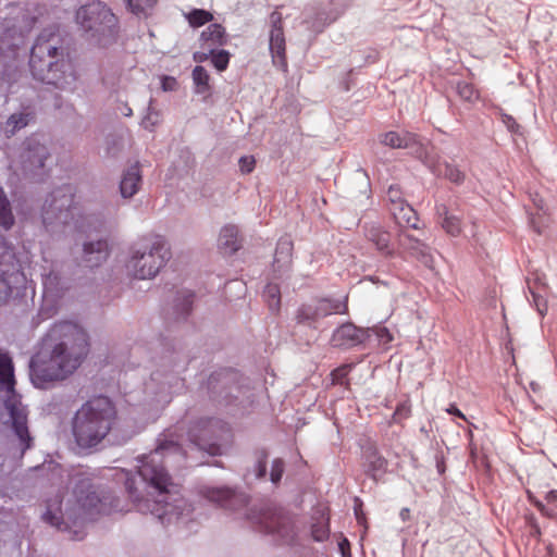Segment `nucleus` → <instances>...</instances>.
Listing matches in <instances>:
<instances>
[{"mask_svg": "<svg viewBox=\"0 0 557 557\" xmlns=\"http://www.w3.org/2000/svg\"><path fill=\"white\" fill-rule=\"evenodd\" d=\"M338 546H339V549H341V552H342L343 556H345V555H346V552H349V549H350V544H349V542H348V540H347V539H343V540L338 543Z\"/></svg>", "mask_w": 557, "mask_h": 557, "instance_id": "13d9d810", "label": "nucleus"}, {"mask_svg": "<svg viewBox=\"0 0 557 557\" xmlns=\"http://www.w3.org/2000/svg\"><path fill=\"white\" fill-rule=\"evenodd\" d=\"M435 209L437 221L445 233L453 237L459 236L462 232L461 219L450 213L444 203L436 205Z\"/></svg>", "mask_w": 557, "mask_h": 557, "instance_id": "4be33fe9", "label": "nucleus"}, {"mask_svg": "<svg viewBox=\"0 0 557 557\" xmlns=\"http://www.w3.org/2000/svg\"><path fill=\"white\" fill-rule=\"evenodd\" d=\"M14 223V218L11 211L10 202L0 187V225L4 228H10Z\"/></svg>", "mask_w": 557, "mask_h": 557, "instance_id": "f704fd0d", "label": "nucleus"}, {"mask_svg": "<svg viewBox=\"0 0 557 557\" xmlns=\"http://www.w3.org/2000/svg\"><path fill=\"white\" fill-rule=\"evenodd\" d=\"M387 466V461L384 457L373 451L368 456V472L372 478H375L377 473L384 472Z\"/></svg>", "mask_w": 557, "mask_h": 557, "instance_id": "e433bc0d", "label": "nucleus"}, {"mask_svg": "<svg viewBox=\"0 0 557 557\" xmlns=\"http://www.w3.org/2000/svg\"><path fill=\"white\" fill-rule=\"evenodd\" d=\"M296 320L298 323L311 325L319 321L313 302L305 304L297 310Z\"/></svg>", "mask_w": 557, "mask_h": 557, "instance_id": "c9c22d12", "label": "nucleus"}, {"mask_svg": "<svg viewBox=\"0 0 557 557\" xmlns=\"http://www.w3.org/2000/svg\"><path fill=\"white\" fill-rule=\"evenodd\" d=\"M389 211L400 226L418 227L417 213L407 202L398 208H389Z\"/></svg>", "mask_w": 557, "mask_h": 557, "instance_id": "c85d7f7f", "label": "nucleus"}, {"mask_svg": "<svg viewBox=\"0 0 557 557\" xmlns=\"http://www.w3.org/2000/svg\"><path fill=\"white\" fill-rule=\"evenodd\" d=\"M29 67L33 76L45 84L67 92L76 90L78 76L72 60L44 35L32 48Z\"/></svg>", "mask_w": 557, "mask_h": 557, "instance_id": "7ed1b4c3", "label": "nucleus"}, {"mask_svg": "<svg viewBox=\"0 0 557 557\" xmlns=\"http://www.w3.org/2000/svg\"><path fill=\"white\" fill-rule=\"evenodd\" d=\"M366 237L376 249L385 255L393 256L395 253L394 245L391 243V234L381 226L373 225L366 232Z\"/></svg>", "mask_w": 557, "mask_h": 557, "instance_id": "5701e85b", "label": "nucleus"}, {"mask_svg": "<svg viewBox=\"0 0 557 557\" xmlns=\"http://www.w3.org/2000/svg\"><path fill=\"white\" fill-rule=\"evenodd\" d=\"M201 494L209 502L230 510H238L248 504V496L228 487H205Z\"/></svg>", "mask_w": 557, "mask_h": 557, "instance_id": "4468645a", "label": "nucleus"}, {"mask_svg": "<svg viewBox=\"0 0 557 557\" xmlns=\"http://www.w3.org/2000/svg\"><path fill=\"white\" fill-rule=\"evenodd\" d=\"M170 258L164 239L157 236L151 243L141 244L135 249L126 267L134 277L146 280L156 276Z\"/></svg>", "mask_w": 557, "mask_h": 557, "instance_id": "1a4fd4ad", "label": "nucleus"}, {"mask_svg": "<svg viewBox=\"0 0 557 557\" xmlns=\"http://www.w3.org/2000/svg\"><path fill=\"white\" fill-rule=\"evenodd\" d=\"M242 247L238 228L234 224L222 227L219 236V249L223 255H233Z\"/></svg>", "mask_w": 557, "mask_h": 557, "instance_id": "412c9836", "label": "nucleus"}, {"mask_svg": "<svg viewBox=\"0 0 557 557\" xmlns=\"http://www.w3.org/2000/svg\"><path fill=\"white\" fill-rule=\"evenodd\" d=\"M193 81L198 94H205L210 90V76L203 66H195L193 70Z\"/></svg>", "mask_w": 557, "mask_h": 557, "instance_id": "7c9ffc66", "label": "nucleus"}, {"mask_svg": "<svg viewBox=\"0 0 557 557\" xmlns=\"http://www.w3.org/2000/svg\"><path fill=\"white\" fill-rule=\"evenodd\" d=\"M0 388L7 393L4 400L12 425L22 446V453L32 447L33 438L27 426V411L15 393L14 366L11 356L0 350Z\"/></svg>", "mask_w": 557, "mask_h": 557, "instance_id": "39448f33", "label": "nucleus"}, {"mask_svg": "<svg viewBox=\"0 0 557 557\" xmlns=\"http://www.w3.org/2000/svg\"><path fill=\"white\" fill-rule=\"evenodd\" d=\"M141 185V172L138 163L129 166L122 176L120 191L123 198H132Z\"/></svg>", "mask_w": 557, "mask_h": 557, "instance_id": "aec40b11", "label": "nucleus"}, {"mask_svg": "<svg viewBox=\"0 0 557 557\" xmlns=\"http://www.w3.org/2000/svg\"><path fill=\"white\" fill-rule=\"evenodd\" d=\"M211 57L212 64L218 71L222 72L227 69L230 63V53L227 51H214L212 52Z\"/></svg>", "mask_w": 557, "mask_h": 557, "instance_id": "ea45409f", "label": "nucleus"}, {"mask_svg": "<svg viewBox=\"0 0 557 557\" xmlns=\"http://www.w3.org/2000/svg\"><path fill=\"white\" fill-rule=\"evenodd\" d=\"M528 500L536 507V509L541 512L542 516L549 518V519H556L557 512H555L553 509H549L546 507L541 500H539L531 491H527Z\"/></svg>", "mask_w": 557, "mask_h": 557, "instance_id": "a19ab883", "label": "nucleus"}, {"mask_svg": "<svg viewBox=\"0 0 557 557\" xmlns=\"http://www.w3.org/2000/svg\"><path fill=\"white\" fill-rule=\"evenodd\" d=\"M411 413V406L408 401L401 403L396 407V410L393 414V419L396 422H400L404 419H407Z\"/></svg>", "mask_w": 557, "mask_h": 557, "instance_id": "a18cd8bd", "label": "nucleus"}, {"mask_svg": "<svg viewBox=\"0 0 557 557\" xmlns=\"http://www.w3.org/2000/svg\"><path fill=\"white\" fill-rule=\"evenodd\" d=\"M211 54L212 53H210L209 50H207V51H197V52L194 53V60L196 62L201 63V62L207 61Z\"/></svg>", "mask_w": 557, "mask_h": 557, "instance_id": "6e6d98bb", "label": "nucleus"}, {"mask_svg": "<svg viewBox=\"0 0 557 557\" xmlns=\"http://www.w3.org/2000/svg\"><path fill=\"white\" fill-rule=\"evenodd\" d=\"M545 499L548 502V503H557V490H552L549 491L546 495H545Z\"/></svg>", "mask_w": 557, "mask_h": 557, "instance_id": "bf43d9fd", "label": "nucleus"}, {"mask_svg": "<svg viewBox=\"0 0 557 557\" xmlns=\"http://www.w3.org/2000/svg\"><path fill=\"white\" fill-rule=\"evenodd\" d=\"M177 81L172 76H163L161 81V86L164 91H172L177 88Z\"/></svg>", "mask_w": 557, "mask_h": 557, "instance_id": "09e8293b", "label": "nucleus"}, {"mask_svg": "<svg viewBox=\"0 0 557 557\" xmlns=\"http://www.w3.org/2000/svg\"><path fill=\"white\" fill-rule=\"evenodd\" d=\"M87 333L77 324L54 323L41 339L29 362V376L38 388L71 375L88 352Z\"/></svg>", "mask_w": 557, "mask_h": 557, "instance_id": "f257e3e1", "label": "nucleus"}, {"mask_svg": "<svg viewBox=\"0 0 557 557\" xmlns=\"http://www.w3.org/2000/svg\"><path fill=\"white\" fill-rule=\"evenodd\" d=\"M186 455L182 446L174 441H162L157 448L140 459L138 473L147 485L153 491L151 494L157 496L153 504L149 499L138 503L139 510H149L162 523H170L174 506L169 503L174 486L168 471L163 466V460L173 459L178 461L185 459Z\"/></svg>", "mask_w": 557, "mask_h": 557, "instance_id": "f03ea898", "label": "nucleus"}, {"mask_svg": "<svg viewBox=\"0 0 557 557\" xmlns=\"http://www.w3.org/2000/svg\"><path fill=\"white\" fill-rule=\"evenodd\" d=\"M125 112H127V113H125V115H131L132 114V109L127 108V109H125Z\"/></svg>", "mask_w": 557, "mask_h": 557, "instance_id": "69168bd1", "label": "nucleus"}, {"mask_svg": "<svg viewBox=\"0 0 557 557\" xmlns=\"http://www.w3.org/2000/svg\"><path fill=\"white\" fill-rule=\"evenodd\" d=\"M25 275L15 257L14 249L0 237V305L8 302L15 288L23 286Z\"/></svg>", "mask_w": 557, "mask_h": 557, "instance_id": "9d476101", "label": "nucleus"}, {"mask_svg": "<svg viewBox=\"0 0 557 557\" xmlns=\"http://www.w3.org/2000/svg\"><path fill=\"white\" fill-rule=\"evenodd\" d=\"M398 247L401 252H407L411 257L417 258L424 264H429L432 260L429 247L411 235L403 232L398 235Z\"/></svg>", "mask_w": 557, "mask_h": 557, "instance_id": "a211bd4d", "label": "nucleus"}, {"mask_svg": "<svg viewBox=\"0 0 557 557\" xmlns=\"http://www.w3.org/2000/svg\"><path fill=\"white\" fill-rule=\"evenodd\" d=\"M319 519L317 522H314L311 527V534L314 541L317 542H323L325 541L330 535V513L329 508L323 507L321 510H319Z\"/></svg>", "mask_w": 557, "mask_h": 557, "instance_id": "c756f323", "label": "nucleus"}, {"mask_svg": "<svg viewBox=\"0 0 557 557\" xmlns=\"http://www.w3.org/2000/svg\"><path fill=\"white\" fill-rule=\"evenodd\" d=\"M456 91L463 101L470 103H474L480 98L479 90L474 87L472 83L469 82H458L456 85Z\"/></svg>", "mask_w": 557, "mask_h": 557, "instance_id": "2f4dec72", "label": "nucleus"}, {"mask_svg": "<svg viewBox=\"0 0 557 557\" xmlns=\"http://www.w3.org/2000/svg\"><path fill=\"white\" fill-rule=\"evenodd\" d=\"M248 519L260 532L275 536L282 544H292L296 532L289 513L271 504L255 506L249 510Z\"/></svg>", "mask_w": 557, "mask_h": 557, "instance_id": "0eeeda50", "label": "nucleus"}, {"mask_svg": "<svg viewBox=\"0 0 557 557\" xmlns=\"http://www.w3.org/2000/svg\"><path fill=\"white\" fill-rule=\"evenodd\" d=\"M63 513L61 510V500H55L53 504H49L47 511L44 513V519L51 525L61 529V524H63Z\"/></svg>", "mask_w": 557, "mask_h": 557, "instance_id": "473e14b6", "label": "nucleus"}, {"mask_svg": "<svg viewBox=\"0 0 557 557\" xmlns=\"http://www.w3.org/2000/svg\"><path fill=\"white\" fill-rule=\"evenodd\" d=\"M284 472V461L280 458L274 459L271 467L270 478L273 483L281 481Z\"/></svg>", "mask_w": 557, "mask_h": 557, "instance_id": "37998d69", "label": "nucleus"}, {"mask_svg": "<svg viewBox=\"0 0 557 557\" xmlns=\"http://www.w3.org/2000/svg\"><path fill=\"white\" fill-rule=\"evenodd\" d=\"M109 256L108 243L106 240H97L84 245V260L88 267H97L107 260Z\"/></svg>", "mask_w": 557, "mask_h": 557, "instance_id": "393cba45", "label": "nucleus"}, {"mask_svg": "<svg viewBox=\"0 0 557 557\" xmlns=\"http://www.w3.org/2000/svg\"><path fill=\"white\" fill-rule=\"evenodd\" d=\"M446 411L449 413V414H454L462 420H467L466 416L457 408L456 405L451 404L447 409Z\"/></svg>", "mask_w": 557, "mask_h": 557, "instance_id": "4d7b16f0", "label": "nucleus"}, {"mask_svg": "<svg viewBox=\"0 0 557 557\" xmlns=\"http://www.w3.org/2000/svg\"><path fill=\"white\" fill-rule=\"evenodd\" d=\"M313 305L319 320L334 313L346 314L348 312V296H346L343 301L321 298L313 301Z\"/></svg>", "mask_w": 557, "mask_h": 557, "instance_id": "b1692460", "label": "nucleus"}, {"mask_svg": "<svg viewBox=\"0 0 557 557\" xmlns=\"http://www.w3.org/2000/svg\"><path fill=\"white\" fill-rule=\"evenodd\" d=\"M368 338V330L352 323H344L333 332L331 344L334 347L351 348L364 343Z\"/></svg>", "mask_w": 557, "mask_h": 557, "instance_id": "2eb2a0df", "label": "nucleus"}, {"mask_svg": "<svg viewBox=\"0 0 557 557\" xmlns=\"http://www.w3.org/2000/svg\"><path fill=\"white\" fill-rule=\"evenodd\" d=\"M81 28L96 39L100 46H108L117 36V17L104 4L91 3L81 7L76 12Z\"/></svg>", "mask_w": 557, "mask_h": 557, "instance_id": "423d86ee", "label": "nucleus"}, {"mask_svg": "<svg viewBox=\"0 0 557 557\" xmlns=\"http://www.w3.org/2000/svg\"><path fill=\"white\" fill-rule=\"evenodd\" d=\"M356 518L359 524L363 523L366 521L364 515L359 511L357 508L355 509Z\"/></svg>", "mask_w": 557, "mask_h": 557, "instance_id": "680f3d73", "label": "nucleus"}, {"mask_svg": "<svg viewBox=\"0 0 557 557\" xmlns=\"http://www.w3.org/2000/svg\"><path fill=\"white\" fill-rule=\"evenodd\" d=\"M381 143L391 148H413L417 146L416 153L421 160L426 152L419 136L411 132H387L381 137Z\"/></svg>", "mask_w": 557, "mask_h": 557, "instance_id": "f3484780", "label": "nucleus"}, {"mask_svg": "<svg viewBox=\"0 0 557 557\" xmlns=\"http://www.w3.org/2000/svg\"><path fill=\"white\" fill-rule=\"evenodd\" d=\"M267 473V455H262L257 463V478L261 479Z\"/></svg>", "mask_w": 557, "mask_h": 557, "instance_id": "864d4df0", "label": "nucleus"}, {"mask_svg": "<svg viewBox=\"0 0 557 557\" xmlns=\"http://www.w3.org/2000/svg\"><path fill=\"white\" fill-rule=\"evenodd\" d=\"M387 199L391 202L389 208H398L406 203V201L403 199V193L399 187L397 186H391L387 190Z\"/></svg>", "mask_w": 557, "mask_h": 557, "instance_id": "79ce46f5", "label": "nucleus"}, {"mask_svg": "<svg viewBox=\"0 0 557 557\" xmlns=\"http://www.w3.org/2000/svg\"><path fill=\"white\" fill-rule=\"evenodd\" d=\"M48 158L47 147L36 137H30L25 140L18 161L13 162V168L26 178L40 180L46 174L45 162Z\"/></svg>", "mask_w": 557, "mask_h": 557, "instance_id": "f8f14e48", "label": "nucleus"}, {"mask_svg": "<svg viewBox=\"0 0 557 557\" xmlns=\"http://www.w3.org/2000/svg\"><path fill=\"white\" fill-rule=\"evenodd\" d=\"M134 479L133 478H127L126 481H125V487L128 492V495L129 497L134 500V502H139L137 495H136V488L134 487Z\"/></svg>", "mask_w": 557, "mask_h": 557, "instance_id": "5fc2aeb1", "label": "nucleus"}, {"mask_svg": "<svg viewBox=\"0 0 557 557\" xmlns=\"http://www.w3.org/2000/svg\"><path fill=\"white\" fill-rule=\"evenodd\" d=\"M74 193L70 185L54 189L45 200L42 206V222L45 225L59 222L70 224V219L75 215Z\"/></svg>", "mask_w": 557, "mask_h": 557, "instance_id": "9b49d317", "label": "nucleus"}, {"mask_svg": "<svg viewBox=\"0 0 557 557\" xmlns=\"http://www.w3.org/2000/svg\"><path fill=\"white\" fill-rule=\"evenodd\" d=\"M191 27H200L213 20V14L203 9H194L185 15Z\"/></svg>", "mask_w": 557, "mask_h": 557, "instance_id": "72a5a7b5", "label": "nucleus"}, {"mask_svg": "<svg viewBox=\"0 0 557 557\" xmlns=\"http://www.w3.org/2000/svg\"><path fill=\"white\" fill-rule=\"evenodd\" d=\"M58 280H59L58 275H57V274H54V273H52V272H51V273H49L48 275H46V276L44 277V281H42L44 286H45V289H46L47 292H52V290H53V288H54V286H55V285H57V283H58Z\"/></svg>", "mask_w": 557, "mask_h": 557, "instance_id": "8fccbe9b", "label": "nucleus"}, {"mask_svg": "<svg viewBox=\"0 0 557 557\" xmlns=\"http://www.w3.org/2000/svg\"><path fill=\"white\" fill-rule=\"evenodd\" d=\"M270 22H271V29L277 28V29H284L283 28V16L282 13L278 11H274L270 15Z\"/></svg>", "mask_w": 557, "mask_h": 557, "instance_id": "3c124183", "label": "nucleus"}, {"mask_svg": "<svg viewBox=\"0 0 557 557\" xmlns=\"http://www.w3.org/2000/svg\"><path fill=\"white\" fill-rule=\"evenodd\" d=\"M399 516L403 521H407L410 517V509L409 508H403L399 512Z\"/></svg>", "mask_w": 557, "mask_h": 557, "instance_id": "052dcab7", "label": "nucleus"}, {"mask_svg": "<svg viewBox=\"0 0 557 557\" xmlns=\"http://www.w3.org/2000/svg\"><path fill=\"white\" fill-rule=\"evenodd\" d=\"M294 244L289 237H281L277 242L274 267L277 270L288 268L292 264Z\"/></svg>", "mask_w": 557, "mask_h": 557, "instance_id": "bb28decb", "label": "nucleus"}, {"mask_svg": "<svg viewBox=\"0 0 557 557\" xmlns=\"http://www.w3.org/2000/svg\"><path fill=\"white\" fill-rule=\"evenodd\" d=\"M270 51L273 62L275 63L277 60L280 65L286 69L287 62L284 29H270Z\"/></svg>", "mask_w": 557, "mask_h": 557, "instance_id": "a878e982", "label": "nucleus"}, {"mask_svg": "<svg viewBox=\"0 0 557 557\" xmlns=\"http://www.w3.org/2000/svg\"><path fill=\"white\" fill-rule=\"evenodd\" d=\"M115 419V407L108 397L88 400L73 418L72 432L76 444L82 448L97 446L109 434Z\"/></svg>", "mask_w": 557, "mask_h": 557, "instance_id": "20e7f679", "label": "nucleus"}, {"mask_svg": "<svg viewBox=\"0 0 557 557\" xmlns=\"http://www.w3.org/2000/svg\"><path fill=\"white\" fill-rule=\"evenodd\" d=\"M422 162L431 170L433 174L440 177H445L454 184H462L466 174L455 164L446 161L441 162L435 156L425 152Z\"/></svg>", "mask_w": 557, "mask_h": 557, "instance_id": "dca6fc26", "label": "nucleus"}, {"mask_svg": "<svg viewBox=\"0 0 557 557\" xmlns=\"http://www.w3.org/2000/svg\"><path fill=\"white\" fill-rule=\"evenodd\" d=\"M34 119L33 112L13 113L2 125L5 137L10 138L20 129L24 128Z\"/></svg>", "mask_w": 557, "mask_h": 557, "instance_id": "cd10ccee", "label": "nucleus"}, {"mask_svg": "<svg viewBox=\"0 0 557 557\" xmlns=\"http://www.w3.org/2000/svg\"><path fill=\"white\" fill-rule=\"evenodd\" d=\"M264 298L270 310L278 311L281 305L280 288L276 284H268L264 289Z\"/></svg>", "mask_w": 557, "mask_h": 557, "instance_id": "4c0bfd02", "label": "nucleus"}, {"mask_svg": "<svg viewBox=\"0 0 557 557\" xmlns=\"http://www.w3.org/2000/svg\"><path fill=\"white\" fill-rule=\"evenodd\" d=\"M224 431V424L219 420L201 418L193 423L189 428L188 436L190 442L199 449L218 455L220 445L216 440L220 437L219 432Z\"/></svg>", "mask_w": 557, "mask_h": 557, "instance_id": "ddd939ff", "label": "nucleus"}, {"mask_svg": "<svg viewBox=\"0 0 557 557\" xmlns=\"http://www.w3.org/2000/svg\"><path fill=\"white\" fill-rule=\"evenodd\" d=\"M125 112H127V113H125V115H131L132 114V109L127 108V109H125Z\"/></svg>", "mask_w": 557, "mask_h": 557, "instance_id": "0e129e2a", "label": "nucleus"}, {"mask_svg": "<svg viewBox=\"0 0 557 557\" xmlns=\"http://www.w3.org/2000/svg\"><path fill=\"white\" fill-rule=\"evenodd\" d=\"M201 47L214 52L216 48L226 45L227 36L225 28L221 24H210L200 36Z\"/></svg>", "mask_w": 557, "mask_h": 557, "instance_id": "6ab92c4d", "label": "nucleus"}, {"mask_svg": "<svg viewBox=\"0 0 557 557\" xmlns=\"http://www.w3.org/2000/svg\"><path fill=\"white\" fill-rule=\"evenodd\" d=\"M381 337L387 336L388 341H392V336L389 335V332L386 329L382 330V334H379Z\"/></svg>", "mask_w": 557, "mask_h": 557, "instance_id": "e2e57ef3", "label": "nucleus"}, {"mask_svg": "<svg viewBox=\"0 0 557 557\" xmlns=\"http://www.w3.org/2000/svg\"><path fill=\"white\" fill-rule=\"evenodd\" d=\"M156 3L157 0H127L129 10L136 15L147 14Z\"/></svg>", "mask_w": 557, "mask_h": 557, "instance_id": "58836bf2", "label": "nucleus"}, {"mask_svg": "<svg viewBox=\"0 0 557 557\" xmlns=\"http://www.w3.org/2000/svg\"><path fill=\"white\" fill-rule=\"evenodd\" d=\"M74 493L76 496L75 518L82 521L95 520L99 516L124 510L120 506V499L110 492H97L88 481H81Z\"/></svg>", "mask_w": 557, "mask_h": 557, "instance_id": "6e6552de", "label": "nucleus"}, {"mask_svg": "<svg viewBox=\"0 0 557 557\" xmlns=\"http://www.w3.org/2000/svg\"><path fill=\"white\" fill-rule=\"evenodd\" d=\"M158 123L159 114L149 110L141 124L146 129L152 131Z\"/></svg>", "mask_w": 557, "mask_h": 557, "instance_id": "de8ad7c7", "label": "nucleus"}, {"mask_svg": "<svg viewBox=\"0 0 557 557\" xmlns=\"http://www.w3.org/2000/svg\"><path fill=\"white\" fill-rule=\"evenodd\" d=\"M349 371V364H344L333 370L331 373L333 384H344V381L348 375Z\"/></svg>", "mask_w": 557, "mask_h": 557, "instance_id": "c03bdc74", "label": "nucleus"}, {"mask_svg": "<svg viewBox=\"0 0 557 557\" xmlns=\"http://www.w3.org/2000/svg\"><path fill=\"white\" fill-rule=\"evenodd\" d=\"M184 300H183V304H182V312L184 315H187L190 310H191V304H193V298H194V294L193 293H185L184 294Z\"/></svg>", "mask_w": 557, "mask_h": 557, "instance_id": "603ef678", "label": "nucleus"}, {"mask_svg": "<svg viewBox=\"0 0 557 557\" xmlns=\"http://www.w3.org/2000/svg\"><path fill=\"white\" fill-rule=\"evenodd\" d=\"M256 160L252 156H245L239 159V168L242 173H251L255 169Z\"/></svg>", "mask_w": 557, "mask_h": 557, "instance_id": "49530a36", "label": "nucleus"}]
</instances>
